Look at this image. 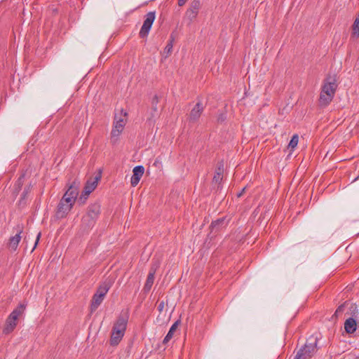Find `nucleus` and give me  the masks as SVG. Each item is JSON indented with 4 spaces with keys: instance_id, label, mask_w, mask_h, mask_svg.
I'll use <instances>...</instances> for the list:
<instances>
[{
    "instance_id": "f257e3e1",
    "label": "nucleus",
    "mask_w": 359,
    "mask_h": 359,
    "mask_svg": "<svg viewBox=\"0 0 359 359\" xmlns=\"http://www.w3.org/2000/svg\"><path fill=\"white\" fill-rule=\"evenodd\" d=\"M128 323V316L121 315L115 321L111 334L110 344L116 346L123 339Z\"/></svg>"
},
{
    "instance_id": "f03ea898",
    "label": "nucleus",
    "mask_w": 359,
    "mask_h": 359,
    "mask_svg": "<svg viewBox=\"0 0 359 359\" xmlns=\"http://www.w3.org/2000/svg\"><path fill=\"white\" fill-rule=\"evenodd\" d=\"M319 337L313 334L310 336L304 345L297 351L294 359H306L315 356L318 348L317 346Z\"/></svg>"
},
{
    "instance_id": "7ed1b4c3",
    "label": "nucleus",
    "mask_w": 359,
    "mask_h": 359,
    "mask_svg": "<svg viewBox=\"0 0 359 359\" xmlns=\"http://www.w3.org/2000/svg\"><path fill=\"white\" fill-rule=\"evenodd\" d=\"M100 214V205L95 203L88 207L86 214L82 217V225L85 228L90 229L95 224Z\"/></svg>"
},
{
    "instance_id": "20e7f679",
    "label": "nucleus",
    "mask_w": 359,
    "mask_h": 359,
    "mask_svg": "<svg viewBox=\"0 0 359 359\" xmlns=\"http://www.w3.org/2000/svg\"><path fill=\"white\" fill-rule=\"evenodd\" d=\"M121 112H123V111H121ZM126 112L123 114L122 113L119 115L115 114L114 126L111 132V142L113 144H115L118 142V136L124 129L126 123Z\"/></svg>"
},
{
    "instance_id": "39448f33",
    "label": "nucleus",
    "mask_w": 359,
    "mask_h": 359,
    "mask_svg": "<svg viewBox=\"0 0 359 359\" xmlns=\"http://www.w3.org/2000/svg\"><path fill=\"white\" fill-rule=\"evenodd\" d=\"M337 88V79L335 76H328L324 81L321 92L334 98Z\"/></svg>"
},
{
    "instance_id": "423d86ee",
    "label": "nucleus",
    "mask_w": 359,
    "mask_h": 359,
    "mask_svg": "<svg viewBox=\"0 0 359 359\" xmlns=\"http://www.w3.org/2000/svg\"><path fill=\"white\" fill-rule=\"evenodd\" d=\"M80 182L75 179L69 185L66 191L64 197V201L67 202H74L75 203L79 194Z\"/></svg>"
},
{
    "instance_id": "0eeeda50",
    "label": "nucleus",
    "mask_w": 359,
    "mask_h": 359,
    "mask_svg": "<svg viewBox=\"0 0 359 359\" xmlns=\"http://www.w3.org/2000/svg\"><path fill=\"white\" fill-rule=\"evenodd\" d=\"M156 18L155 12H149L145 15L143 25L139 32L140 38L147 37Z\"/></svg>"
},
{
    "instance_id": "6e6552de",
    "label": "nucleus",
    "mask_w": 359,
    "mask_h": 359,
    "mask_svg": "<svg viewBox=\"0 0 359 359\" xmlns=\"http://www.w3.org/2000/svg\"><path fill=\"white\" fill-rule=\"evenodd\" d=\"M201 6L202 4L201 0H193L191 2L189 8L185 13V17L190 22H193L197 18Z\"/></svg>"
},
{
    "instance_id": "1a4fd4ad",
    "label": "nucleus",
    "mask_w": 359,
    "mask_h": 359,
    "mask_svg": "<svg viewBox=\"0 0 359 359\" xmlns=\"http://www.w3.org/2000/svg\"><path fill=\"white\" fill-rule=\"evenodd\" d=\"M74 202L64 201L62 197L58 204L56 216L57 218H64L73 208Z\"/></svg>"
},
{
    "instance_id": "9d476101",
    "label": "nucleus",
    "mask_w": 359,
    "mask_h": 359,
    "mask_svg": "<svg viewBox=\"0 0 359 359\" xmlns=\"http://www.w3.org/2000/svg\"><path fill=\"white\" fill-rule=\"evenodd\" d=\"M114 283V278L113 276H108L104 279V280L100 285L96 292L100 297L104 298L105 295L113 285Z\"/></svg>"
},
{
    "instance_id": "9b49d317",
    "label": "nucleus",
    "mask_w": 359,
    "mask_h": 359,
    "mask_svg": "<svg viewBox=\"0 0 359 359\" xmlns=\"http://www.w3.org/2000/svg\"><path fill=\"white\" fill-rule=\"evenodd\" d=\"M22 226L18 225L16 227V234L13 236H11L9 239L8 246L12 251H15L17 250V248L21 239L20 235L22 232Z\"/></svg>"
},
{
    "instance_id": "f8f14e48",
    "label": "nucleus",
    "mask_w": 359,
    "mask_h": 359,
    "mask_svg": "<svg viewBox=\"0 0 359 359\" xmlns=\"http://www.w3.org/2000/svg\"><path fill=\"white\" fill-rule=\"evenodd\" d=\"M144 172V168L142 165H137L133 170V175L130 179V183L133 187H135L139 183Z\"/></svg>"
},
{
    "instance_id": "ddd939ff",
    "label": "nucleus",
    "mask_w": 359,
    "mask_h": 359,
    "mask_svg": "<svg viewBox=\"0 0 359 359\" xmlns=\"http://www.w3.org/2000/svg\"><path fill=\"white\" fill-rule=\"evenodd\" d=\"M100 179L101 173L100 172L93 179H90L86 182L83 189L85 190V195H90L95 189Z\"/></svg>"
},
{
    "instance_id": "4468645a",
    "label": "nucleus",
    "mask_w": 359,
    "mask_h": 359,
    "mask_svg": "<svg viewBox=\"0 0 359 359\" xmlns=\"http://www.w3.org/2000/svg\"><path fill=\"white\" fill-rule=\"evenodd\" d=\"M203 111V104L201 102H198L190 112L189 118V121L192 122L197 121L199 119Z\"/></svg>"
},
{
    "instance_id": "2eb2a0df",
    "label": "nucleus",
    "mask_w": 359,
    "mask_h": 359,
    "mask_svg": "<svg viewBox=\"0 0 359 359\" xmlns=\"http://www.w3.org/2000/svg\"><path fill=\"white\" fill-rule=\"evenodd\" d=\"M345 331L348 334H353L357 329L356 320L353 317L348 318L344 323Z\"/></svg>"
},
{
    "instance_id": "dca6fc26",
    "label": "nucleus",
    "mask_w": 359,
    "mask_h": 359,
    "mask_svg": "<svg viewBox=\"0 0 359 359\" xmlns=\"http://www.w3.org/2000/svg\"><path fill=\"white\" fill-rule=\"evenodd\" d=\"M155 273H156V269L151 268L148 274L146 283L144 286V290L146 292L149 291L154 284Z\"/></svg>"
},
{
    "instance_id": "f3484780",
    "label": "nucleus",
    "mask_w": 359,
    "mask_h": 359,
    "mask_svg": "<svg viewBox=\"0 0 359 359\" xmlns=\"http://www.w3.org/2000/svg\"><path fill=\"white\" fill-rule=\"evenodd\" d=\"M25 309V306L23 304H20L16 309H15L11 314L8 316V318L18 321V319L20 315L22 314Z\"/></svg>"
},
{
    "instance_id": "a211bd4d",
    "label": "nucleus",
    "mask_w": 359,
    "mask_h": 359,
    "mask_svg": "<svg viewBox=\"0 0 359 359\" xmlns=\"http://www.w3.org/2000/svg\"><path fill=\"white\" fill-rule=\"evenodd\" d=\"M223 163L221 162L218 163L217 168L215 170V175L212 179V182L216 184H219L222 180L223 175Z\"/></svg>"
},
{
    "instance_id": "6ab92c4d",
    "label": "nucleus",
    "mask_w": 359,
    "mask_h": 359,
    "mask_svg": "<svg viewBox=\"0 0 359 359\" xmlns=\"http://www.w3.org/2000/svg\"><path fill=\"white\" fill-rule=\"evenodd\" d=\"M103 300L104 298L100 297L97 294H94L91 301L90 311L94 312L99 307Z\"/></svg>"
},
{
    "instance_id": "aec40b11",
    "label": "nucleus",
    "mask_w": 359,
    "mask_h": 359,
    "mask_svg": "<svg viewBox=\"0 0 359 359\" xmlns=\"http://www.w3.org/2000/svg\"><path fill=\"white\" fill-rule=\"evenodd\" d=\"M17 325V322L13 320H11L7 318L6 321L5 327H4L3 332L6 334H8L12 332Z\"/></svg>"
},
{
    "instance_id": "412c9836",
    "label": "nucleus",
    "mask_w": 359,
    "mask_h": 359,
    "mask_svg": "<svg viewBox=\"0 0 359 359\" xmlns=\"http://www.w3.org/2000/svg\"><path fill=\"white\" fill-rule=\"evenodd\" d=\"M351 37L354 39L359 38V11L352 25Z\"/></svg>"
},
{
    "instance_id": "4be33fe9",
    "label": "nucleus",
    "mask_w": 359,
    "mask_h": 359,
    "mask_svg": "<svg viewBox=\"0 0 359 359\" xmlns=\"http://www.w3.org/2000/svg\"><path fill=\"white\" fill-rule=\"evenodd\" d=\"M333 100V97L329 96L327 94H323L320 93L319 97V104L322 107H327Z\"/></svg>"
},
{
    "instance_id": "5701e85b",
    "label": "nucleus",
    "mask_w": 359,
    "mask_h": 359,
    "mask_svg": "<svg viewBox=\"0 0 359 359\" xmlns=\"http://www.w3.org/2000/svg\"><path fill=\"white\" fill-rule=\"evenodd\" d=\"M179 323H180V321L177 320L175 323H174L172 324V325L170 328L168 334H166V336L165 337V338L163 339L164 344H166L172 339V337H173L174 332L176 331V330L177 328Z\"/></svg>"
},
{
    "instance_id": "b1692460",
    "label": "nucleus",
    "mask_w": 359,
    "mask_h": 359,
    "mask_svg": "<svg viewBox=\"0 0 359 359\" xmlns=\"http://www.w3.org/2000/svg\"><path fill=\"white\" fill-rule=\"evenodd\" d=\"M349 304V303L346 301L345 302L344 304H341L340 306H339L337 307V309H336L334 315L332 316V318H339L341 314L344 311V309Z\"/></svg>"
},
{
    "instance_id": "393cba45",
    "label": "nucleus",
    "mask_w": 359,
    "mask_h": 359,
    "mask_svg": "<svg viewBox=\"0 0 359 359\" xmlns=\"http://www.w3.org/2000/svg\"><path fill=\"white\" fill-rule=\"evenodd\" d=\"M348 311L347 314L351 315L353 318L356 317L358 313V310L355 304H349Z\"/></svg>"
},
{
    "instance_id": "a878e982",
    "label": "nucleus",
    "mask_w": 359,
    "mask_h": 359,
    "mask_svg": "<svg viewBox=\"0 0 359 359\" xmlns=\"http://www.w3.org/2000/svg\"><path fill=\"white\" fill-rule=\"evenodd\" d=\"M298 142H299V136H298V135L295 134L292 137V138L289 142L288 147L292 149H294L297 146Z\"/></svg>"
},
{
    "instance_id": "bb28decb",
    "label": "nucleus",
    "mask_w": 359,
    "mask_h": 359,
    "mask_svg": "<svg viewBox=\"0 0 359 359\" xmlns=\"http://www.w3.org/2000/svg\"><path fill=\"white\" fill-rule=\"evenodd\" d=\"M159 102V98L157 95H155L151 100V105H152V109L154 112L157 111L158 107V103Z\"/></svg>"
},
{
    "instance_id": "cd10ccee",
    "label": "nucleus",
    "mask_w": 359,
    "mask_h": 359,
    "mask_svg": "<svg viewBox=\"0 0 359 359\" xmlns=\"http://www.w3.org/2000/svg\"><path fill=\"white\" fill-rule=\"evenodd\" d=\"M89 195H85V190L83 191L81 195L78 199V203L80 205H83L86 203V201L87 200Z\"/></svg>"
},
{
    "instance_id": "c85d7f7f",
    "label": "nucleus",
    "mask_w": 359,
    "mask_h": 359,
    "mask_svg": "<svg viewBox=\"0 0 359 359\" xmlns=\"http://www.w3.org/2000/svg\"><path fill=\"white\" fill-rule=\"evenodd\" d=\"M172 47H173V44H172V41L171 40V41H170L167 43L166 46H165V49H164V51H165L167 54H170V53L172 52Z\"/></svg>"
},
{
    "instance_id": "c756f323",
    "label": "nucleus",
    "mask_w": 359,
    "mask_h": 359,
    "mask_svg": "<svg viewBox=\"0 0 359 359\" xmlns=\"http://www.w3.org/2000/svg\"><path fill=\"white\" fill-rule=\"evenodd\" d=\"M224 221V219H219L216 221H214L211 224V227L215 228L216 226H219L220 224H222Z\"/></svg>"
},
{
    "instance_id": "7c9ffc66",
    "label": "nucleus",
    "mask_w": 359,
    "mask_h": 359,
    "mask_svg": "<svg viewBox=\"0 0 359 359\" xmlns=\"http://www.w3.org/2000/svg\"><path fill=\"white\" fill-rule=\"evenodd\" d=\"M40 236H41V233L39 232L36 236V242H35V244H34V246L32 249V251L35 249V248L36 247L38 243H39V238H40Z\"/></svg>"
},
{
    "instance_id": "2f4dec72",
    "label": "nucleus",
    "mask_w": 359,
    "mask_h": 359,
    "mask_svg": "<svg viewBox=\"0 0 359 359\" xmlns=\"http://www.w3.org/2000/svg\"><path fill=\"white\" fill-rule=\"evenodd\" d=\"M164 309V302H161L158 306V310L161 312Z\"/></svg>"
},
{
    "instance_id": "473e14b6",
    "label": "nucleus",
    "mask_w": 359,
    "mask_h": 359,
    "mask_svg": "<svg viewBox=\"0 0 359 359\" xmlns=\"http://www.w3.org/2000/svg\"><path fill=\"white\" fill-rule=\"evenodd\" d=\"M187 1V0H178V5L180 6H182L185 4V3Z\"/></svg>"
},
{
    "instance_id": "72a5a7b5",
    "label": "nucleus",
    "mask_w": 359,
    "mask_h": 359,
    "mask_svg": "<svg viewBox=\"0 0 359 359\" xmlns=\"http://www.w3.org/2000/svg\"><path fill=\"white\" fill-rule=\"evenodd\" d=\"M245 187H244L239 193L237 194V196L238 197H241L245 192Z\"/></svg>"
}]
</instances>
